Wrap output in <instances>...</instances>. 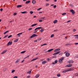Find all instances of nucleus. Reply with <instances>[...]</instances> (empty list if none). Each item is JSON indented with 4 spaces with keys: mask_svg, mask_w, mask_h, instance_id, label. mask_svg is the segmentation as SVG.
<instances>
[{
    "mask_svg": "<svg viewBox=\"0 0 78 78\" xmlns=\"http://www.w3.org/2000/svg\"><path fill=\"white\" fill-rule=\"evenodd\" d=\"M53 50V49H49L48 51V52H50V51H51Z\"/></svg>",
    "mask_w": 78,
    "mask_h": 78,
    "instance_id": "nucleus-20",
    "label": "nucleus"
},
{
    "mask_svg": "<svg viewBox=\"0 0 78 78\" xmlns=\"http://www.w3.org/2000/svg\"><path fill=\"white\" fill-rule=\"evenodd\" d=\"M3 11V9H0V11Z\"/></svg>",
    "mask_w": 78,
    "mask_h": 78,
    "instance_id": "nucleus-61",
    "label": "nucleus"
},
{
    "mask_svg": "<svg viewBox=\"0 0 78 78\" xmlns=\"http://www.w3.org/2000/svg\"><path fill=\"white\" fill-rule=\"evenodd\" d=\"M20 61V59H17L16 61V64H17V63H18V62H19Z\"/></svg>",
    "mask_w": 78,
    "mask_h": 78,
    "instance_id": "nucleus-16",
    "label": "nucleus"
},
{
    "mask_svg": "<svg viewBox=\"0 0 78 78\" xmlns=\"http://www.w3.org/2000/svg\"><path fill=\"white\" fill-rule=\"evenodd\" d=\"M32 30V28H29L28 30Z\"/></svg>",
    "mask_w": 78,
    "mask_h": 78,
    "instance_id": "nucleus-54",
    "label": "nucleus"
},
{
    "mask_svg": "<svg viewBox=\"0 0 78 78\" xmlns=\"http://www.w3.org/2000/svg\"><path fill=\"white\" fill-rule=\"evenodd\" d=\"M66 13H64L62 14V16H64V15H66Z\"/></svg>",
    "mask_w": 78,
    "mask_h": 78,
    "instance_id": "nucleus-42",
    "label": "nucleus"
},
{
    "mask_svg": "<svg viewBox=\"0 0 78 78\" xmlns=\"http://www.w3.org/2000/svg\"><path fill=\"white\" fill-rule=\"evenodd\" d=\"M38 30V27L35 28V29H34V31H36V30Z\"/></svg>",
    "mask_w": 78,
    "mask_h": 78,
    "instance_id": "nucleus-47",
    "label": "nucleus"
},
{
    "mask_svg": "<svg viewBox=\"0 0 78 78\" xmlns=\"http://www.w3.org/2000/svg\"><path fill=\"white\" fill-rule=\"evenodd\" d=\"M64 57L61 58L59 60L58 62L59 63H62V60H64Z\"/></svg>",
    "mask_w": 78,
    "mask_h": 78,
    "instance_id": "nucleus-1",
    "label": "nucleus"
},
{
    "mask_svg": "<svg viewBox=\"0 0 78 78\" xmlns=\"http://www.w3.org/2000/svg\"><path fill=\"white\" fill-rule=\"evenodd\" d=\"M66 72H68L67 70H65L63 71L62 72V73H66Z\"/></svg>",
    "mask_w": 78,
    "mask_h": 78,
    "instance_id": "nucleus-23",
    "label": "nucleus"
},
{
    "mask_svg": "<svg viewBox=\"0 0 78 78\" xmlns=\"http://www.w3.org/2000/svg\"><path fill=\"white\" fill-rule=\"evenodd\" d=\"M72 64H70L66 65V66L67 67H72Z\"/></svg>",
    "mask_w": 78,
    "mask_h": 78,
    "instance_id": "nucleus-6",
    "label": "nucleus"
},
{
    "mask_svg": "<svg viewBox=\"0 0 78 78\" xmlns=\"http://www.w3.org/2000/svg\"><path fill=\"white\" fill-rule=\"evenodd\" d=\"M7 51L6 50L2 52V53L1 55H3V54H4V53H6V52Z\"/></svg>",
    "mask_w": 78,
    "mask_h": 78,
    "instance_id": "nucleus-15",
    "label": "nucleus"
},
{
    "mask_svg": "<svg viewBox=\"0 0 78 78\" xmlns=\"http://www.w3.org/2000/svg\"><path fill=\"white\" fill-rule=\"evenodd\" d=\"M30 2L31 1H26L25 2L26 4H28V3H30Z\"/></svg>",
    "mask_w": 78,
    "mask_h": 78,
    "instance_id": "nucleus-17",
    "label": "nucleus"
},
{
    "mask_svg": "<svg viewBox=\"0 0 78 78\" xmlns=\"http://www.w3.org/2000/svg\"><path fill=\"white\" fill-rule=\"evenodd\" d=\"M71 22V20H69L68 21H67V23H69V22Z\"/></svg>",
    "mask_w": 78,
    "mask_h": 78,
    "instance_id": "nucleus-48",
    "label": "nucleus"
},
{
    "mask_svg": "<svg viewBox=\"0 0 78 78\" xmlns=\"http://www.w3.org/2000/svg\"><path fill=\"white\" fill-rule=\"evenodd\" d=\"M75 58H78V55L76 56H75Z\"/></svg>",
    "mask_w": 78,
    "mask_h": 78,
    "instance_id": "nucleus-60",
    "label": "nucleus"
},
{
    "mask_svg": "<svg viewBox=\"0 0 78 78\" xmlns=\"http://www.w3.org/2000/svg\"><path fill=\"white\" fill-rule=\"evenodd\" d=\"M39 76H40V75H39V74H37L35 76V78H39Z\"/></svg>",
    "mask_w": 78,
    "mask_h": 78,
    "instance_id": "nucleus-14",
    "label": "nucleus"
},
{
    "mask_svg": "<svg viewBox=\"0 0 78 78\" xmlns=\"http://www.w3.org/2000/svg\"><path fill=\"white\" fill-rule=\"evenodd\" d=\"M30 56V55H28L27 57V58H29V57Z\"/></svg>",
    "mask_w": 78,
    "mask_h": 78,
    "instance_id": "nucleus-64",
    "label": "nucleus"
},
{
    "mask_svg": "<svg viewBox=\"0 0 78 78\" xmlns=\"http://www.w3.org/2000/svg\"><path fill=\"white\" fill-rule=\"evenodd\" d=\"M54 36V34H52L51 36V37H53Z\"/></svg>",
    "mask_w": 78,
    "mask_h": 78,
    "instance_id": "nucleus-40",
    "label": "nucleus"
},
{
    "mask_svg": "<svg viewBox=\"0 0 78 78\" xmlns=\"http://www.w3.org/2000/svg\"><path fill=\"white\" fill-rule=\"evenodd\" d=\"M37 36H38L37 35H36L35 34H34L30 37V38H33V37H34Z\"/></svg>",
    "mask_w": 78,
    "mask_h": 78,
    "instance_id": "nucleus-2",
    "label": "nucleus"
},
{
    "mask_svg": "<svg viewBox=\"0 0 78 78\" xmlns=\"http://www.w3.org/2000/svg\"><path fill=\"white\" fill-rule=\"evenodd\" d=\"M42 39V38H40L37 39L38 41H41Z\"/></svg>",
    "mask_w": 78,
    "mask_h": 78,
    "instance_id": "nucleus-39",
    "label": "nucleus"
},
{
    "mask_svg": "<svg viewBox=\"0 0 78 78\" xmlns=\"http://www.w3.org/2000/svg\"><path fill=\"white\" fill-rule=\"evenodd\" d=\"M74 61L73 60H70L68 61V63L70 64V63H73Z\"/></svg>",
    "mask_w": 78,
    "mask_h": 78,
    "instance_id": "nucleus-8",
    "label": "nucleus"
},
{
    "mask_svg": "<svg viewBox=\"0 0 78 78\" xmlns=\"http://www.w3.org/2000/svg\"><path fill=\"white\" fill-rule=\"evenodd\" d=\"M45 17H41L40 18V19H45Z\"/></svg>",
    "mask_w": 78,
    "mask_h": 78,
    "instance_id": "nucleus-43",
    "label": "nucleus"
},
{
    "mask_svg": "<svg viewBox=\"0 0 78 78\" xmlns=\"http://www.w3.org/2000/svg\"><path fill=\"white\" fill-rule=\"evenodd\" d=\"M19 40V39H16V40H15L14 41V42H17Z\"/></svg>",
    "mask_w": 78,
    "mask_h": 78,
    "instance_id": "nucleus-25",
    "label": "nucleus"
},
{
    "mask_svg": "<svg viewBox=\"0 0 78 78\" xmlns=\"http://www.w3.org/2000/svg\"><path fill=\"white\" fill-rule=\"evenodd\" d=\"M70 12H71L72 14H75V13L74 10L72 9L70 10Z\"/></svg>",
    "mask_w": 78,
    "mask_h": 78,
    "instance_id": "nucleus-10",
    "label": "nucleus"
},
{
    "mask_svg": "<svg viewBox=\"0 0 78 78\" xmlns=\"http://www.w3.org/2000/svg\"><path fill=\"white\" fill-rule=\"evenodd\" d=\"M39 22H42V20H39Z\"/></svg>",
    "mask_w": 78,
    "mask_h": 78,
    "instance_id": "nucleus-50",
    "label": "nucleus"
},
{
    "mask_svg": "<svg viewBox=\"0 0 78 78\" xmlns=\"http://www.w3.org/2000/svg\"><path fill=\"white\" fill-rule=\"evenodd\" d=\"M13 15L14 16H16V15H17V13H14L13 14Z\"/></svg>",
    "mask_w": 78,
    "mask_h": 78,
    "instance_id": "nucleus-46",
    "label": "nucleus"
},
{
    "mask_svg": "<svg viewBox=\"0 0 78 78\" xmlns=\"http://www.w3.org/2000/svg\"><path fill=\"white\" fill-rule=\"evenodd\" d=\"M61 52V51H59L58 52H55L53 54V55H58V54H59L60 52Z\"/></svg>",
    "mask_w": 78,
    "mask_h": 78,
    "instance_id": "nucleus-7",
    "label": "nucleus"
},
{
    "mask_svg": "<svg viewBox=\"0 0 78 78\" xmlns=\"http://www.w3.org/2000/svg\"><path fill=\"white\" fill-rule=\"evenodd\" d=\"M42 9V8H40L38 9H37V11H39V10H40V9Z\"/></svg>",
    "mask_w": 78,
    "mask_h": 78,
    "instance_id": "nucleus-45",
    "label": "nucleus"
},
{
    "mask_svg": "<svg viewBox=\"0 0 78 78\" xmlns=\"http://www.w3.org/2000/svg\"><path fill=\"white\" fill-rule=\"evenodd\" d=\"M31 71H28L27 73H28V74H31Z\"/></svg>",
    "mask_w": 78,
    "mask_h": 78,
    "instance_id": "nucleus-28",
    "label": "nucleus"
},
{
    "mask_svg": "<svg viewBox=\"0 0 78 78\" xmlns=\"http://www.w3.org/2000/svg\"><path fill=\"white\" fill-rule=\"evenodd\" d=\"M44 28L41 29L40 30L41 33H42V32H43V31H44Z\"/></svg>",
    "mask_w": 78,
    "mask_h": 78,
    "instance_id": "nucleus-22",
    "label": "nucleus"
},
{
    "mask_svg": "<svg viewBox=\"0 0 78 78\" xmlns=\"http://www.w3.org/2000/svg\"><path fill=\"white\" fill-rule=\"evenodd\" d=\"M54 8H56V5H54Z\"/></svg>",
    "mask_w": 78,
    "mask_h": 78,
    "instance_id": "nucleus-51",
    "label": "nucleus"
},
{
    "mask_svg": "<svg viewBox=\"0 0 78 78\" xmlns=\"http://www.w3.org/2000/svg\"><path fill=\"white\" fill-rule=\"evenodd\" d=\"M15 70H12V73H14V72H15Z\"/></svg>",
    "mask_w": 78,
    "mask_h": 78,
    "instance_id": "nucleus-44",
    "label": "nucleus"
},
{
    "mask_svg": "<svg viewBox=\"0 0 78 78\" xmlns=\"http://www.w3.org/2000/svg\"><path fill=\"white\" fill-rule=\"evenodd\" d=\"M24 61H25V60H24L21 62H22V63L23 62H24Z\"/></svg>",
    "mask_w": 78,
    "mask_h": 78,
    "instance_id": "nucleus-62",
    "label": "nucleus"
},
{
    "mask_svg": "<svg viewBox=\"0 0 78 78\" xmlns=\"http://www.w3.org/2000/svg\"><path fill=\"white\" fill-rule=\"evenodd\" d=\"M25 52H26V51H23L21 52L20 53L22 54V53H25Z\"/></svg>",
    "mask_w": 78,
    "mask_h": 78,
    "instance_id": "nucleus-38",
    "label": "nucleus"
},
{
    "mask_svg": "<svg viewBox=\"0 0 78 78\" xmlns=\"http://www.w3.org/2000/svg\"><path fill=\"white\" fill-rule=\"evenodd\" d=\"M12 36V35H10L8 37V38H10V37H11Z\"/></svg>",
    "mask_w": 78,
    "mask_h": 78,
    "instance_id": "nucleus-35",
    "label": "nucleus"
},
{
    "mask_svg": "<svg viewBox=\"0 0 78 78\" xmlns=\"http://www.w3.org/2000/svg\"><path fill=\"white\" fill-rule=\"evenodd\" d=\"M48 5H49V4L48 3L46 4V6H48Z\"/></svg>",
    "mask_w": 78,
    "mask_h": 78,
    "instance_id": "nucleus-49",
    "label": "nucleus"
},
{
    "mask_svg": "<svg viewBox=\"0 0 78 78\" xmlns=\"http://www.w3.org/2000/svg\"><path fill=\"white\" fill-rule=\"evenodd\" d=\"M12 43V41H11V42L9 41L7 44V47H8V46H9V45H11Z\"/></svg>",
    "mask_w": 78,
    "mask_h": 78,
    "instance_id": "nucleus-4",
    "label": "nucleus"
},
{
    "mask_svg": "<svg viewBox=\"0 0 78 78\" xmlns=\"http://www.w3.org/2000/svg\"><path fill=\"white\" fill-rule=\"evenodd\" d=\"M75 37V39H78V35H74Z\"/></svg>",
    "mask_w": 78,
    "mask_h": 78,
    "instance_id": "nucleus-18",
    "label": "nucleus"
},
{
    "mask_svg": "<svg viewBox=\"0 0 78 78\" xmlns=\"http://www.w3.org/2000/svg\"><path fill=\"white\" fill-rule=\"evenodd\" d=\"M66 56L69 57L70 56V54L69 53H67L66 54Z\"/></svg>",
    "mask_w": 78,
    "mask_h": 78,
    "instance_id": "nucleus-9",
    "label": "nucleus"
},
{
    "mask_svg": "<svg viewBox=\"0 0 78 78\" xmlns=\"http://www.w3.org/2000/svg\"><path fill=\"white\" fill-rule=\"evenodd\" d=\"M47 62L46 61H44L42 62V64H46Z\"/></svg>",
    "mask_w": 78,
    "mask_h": 78,
    "instance_id": "nucleus-11",
    "label": "nucleus"
},
{
    "mask_svg": "<svg viewBox=\"0 0 78 78\" xmlns=\"http://www.w3.org/2000/svg\"><path fill=\"white\" fill-rule=\"evenodd\" d=\"M42 29V27H38V30H40V29Z\"/></svg>",
    "mask_w": 78,
    "mask_h": 78,
    "instance_id": "nucleus-36",
    "label": "nucleus"
},
{
    "mask_svg": "<svg viewBox=\"0 0 78 78\" xmlns=\"http://www.w3.org/2000/svg\"><path fill=\"white\" fill-rule=\"evenodd\" d=\"M74 44H75V45H78V43H76Z\"/></svg>",
    "mask_w": 78,
    "mask_h": 78,
    "instance_id": "nucleus-58",
    "label": "nucleus"
},
{
    "mask_svg": "<svg viewBox=\"0 0 78 78\" xmlns=\"http://www.w3.org/2000/svg\"><path fill=\"white\" fill-rule=\"evenodd\" d=\"M36 25H37V24L36 23V24H34L33 25H32L31 27H34V26H36Z\"/></svg>",
    "mask_w": 78,
    "mask_h": 78,
    "instance_id": "nucleus-26",
    "label": "nucleus"
},
{
    "mask_svg": "<svg viewBox=\"0 0 78 78\" xmlns=\"http://www.w3.org/2000/svg\"><path fill=\"white\" fill-rule=\"evenodd\" d=\"M37 59H38V58H34V59L32 60L31 61V62H32V61H35V60H36Z\"/></svg>",
    "mask_w": 78,
    "mask_h": 78,
    "instance_id": "nucleus-13",
    "label": "nucleus"
},
{
    "mask_svg": "<svg viewBox=\"0 0 78 78\" xmlns=\"http://www.w3.org/2000/svg\"><path fill=\"white\" fill-rule=\"evenodd\" d=\"M8 32H9V30L5 31L4 33V34H6L7 33H8Z\"/></svg>",
    "mask_w": 78,
    "mask_h": 78,
    "instance_id": "nucleus-30",
    "label": "nucleus"
},
{
    "mask_svg": "<svg viewBox=\"0 0 78 78\" xmlns=\"http://www.w3.org/2000/svg\"><path fill=\"white\" fill-rule=\"evenodd\" d=\"M30 78V76H28L27 77V78Z\"/></svg>",
    "mask_w": 78,
    "mask_h": 78,
    "instance_id": "nucleus-53",
    "label": "nucleus"
},
{
    "mask_svg": "<svg viewBox=\"0 0 78 78\" xmlns=\"http://www.w3.org/2000/svg\"><path fill=\"white\" fill-rule=\"evenodd\" d=\"M71 45L70 44H65V46H67V45Z\"/></svg>",
    "mask_w": 78,
    "mask_h": 78,
    "instance_id": "nucleus-34",
    "label": "nucleus"
},
{
    "mask_svg": "<svg viewBox=\"0 0 78 78\" xmlns=\"http://www.w3.org/2000/svg\"><path fill=\"white\" fill-rule=\"evenodd\" d=\"M47 45V43L44 44H42L41 45V47H42V46H44V45Z\"/></svg>",
    "mask_w": 78,
    "mask_h": 78,
    "instance_id": "nucleus-32",
    "label": "nucleus"
},
{
    "mask_svg": "<svg viewBox=\"0 0 78 78\" xmlns=\"http://www.w3.org/2000/svg\"><path fill=\"white\" fill-rule=\"evenodd\" d=\"M30 14H33V12L30 11Z\"/></svg>",
    "mask_w": 78,
    "mask_h": 78,
    "instance_id": "nucleus-41",
    "label": "nucleus"
},
{
    "mask_svg": "<svg viewBox=\"0 0 78 78\" xmlns=\"http://www.w3.org/2000/svg\"><path fill=\"white\" fill-rule=\"evenodd\" d=\"M73 70H74V69H73V68H70L68 70H67V72H69V71H73Z\"/></svg>",
    "mask_w": 78,
    "mask_h": 78,
    "instance_id": "nucleus-3",
    "label": "nucleus"
},
{
    "mask_svg": "<svg viewBox=\"0 0 78 78\" xmlns=\"http://www.w3.org/2000/svg\"><path fill=\"white\" fill-rule=\"evenodd\" d=\"M57 22H58V20H55L53 22L54 23H56Z\"/></svg>",
    "mask_w": 78,
    "mask_h": 78,
    "instance_id": "nucleus-19",
    "label": "nucleus"
},
{
    "mask_svg": "<svg viewBox=\"0 0 78 78\" xmlns=\"http://www.w3.org/2000/svg\"><path fill=\"white\" fill-rule=\"evenodd\" d=\"M48 61H51V59L50 58H48Z\"/></svg>",
    "mask_w": 78,
    "mask_h": 78,
    "instance_id": "nucleus-57",
    "label": "nucleus"
},
{
    "mask_svg": "<svg viewBox=\"0 0 78 78\" xmlns=\"http://www.w3.org/2000/svg\"><path fill=\"white\" fill-rule=\"evenodd\" d=\"M60 50V48L57 49L54 51V52H56L57 51H59Z\"/></svg>",
    "mask_w": 78,
    "mask_h": 78,
    "instance_id": "nucleus-12",
    "label": "nucleus"
},
{
    "mask_svg": "<svg viewBox=\"0 0 78 78\" xmlns=\"http://www.w3.org/2000/svg\"><path fill=\"white\" fill-rule=\"evenodd\" d=\"M57 31V30H54V31L55 32V31Z\"/></svg>",
    "mask_w": 78,
    "mask_h": 78,
    "instance_id": "nucleus-63",
    "label": "nucleus"
},
{
    "mask_svg": "<svg viewBox=\"0 0 78 78\" xmlns=\"http://www.w3.org/2000/svg\"><path fill=\"white\" fill-rule=\"evenodd\" d=\"M22 7V5H19L17 6V8H20Z\"/></svg>",
    "mask_w": 78,
    "mask_h": 78,
    "instance_id": "nucleus-24",
    "label": "nucleus"
},
{
    "mask_svg": "<svg viewBox=\"0 0 78 78\" xmlns=\"http://www.w3.org/2000/svg\"><path fill=\"white\" fill-rule=\"evenodd\" d=\"M69 5L71 7H73V5H72V4H70Z\"/></svg>",
    "mask_w": 78,
    "mask_h": 78,
    "instance_id": "nucleus-37",
    "label": "nucleus"
},
{
    "mask_svg": "<svg viewBox=\"0 0 78 78\" xmlns=\"http://www.w3.org/2000/svg\"><path fill=\"white\" fill-rule=\"evenodd\" d=\"M13 78H17V76H15L13 77Z\"/></svg>",
    "mask_w": 78,
    "mask_h": 78,
    "instance_id": "nucleus-52",
    "label": "nucleus"
},
{
    "mask_svg": "<svg viewBox=\"0 0 78 78\" xmlns=\"http://www.w3.org/2000/svg\"><path fill=\"white\" fill-rule=\"evenodd\" d=\"M73 32H75V31H76V30H75V29H73Z\"/></svg>",
    "mask_w": 78,
    "mask_h": 78,
    "instance_id": "nucleus-56",
    "label": "nucleus"
},
{
    "mask_svg": "<svg viewBox=\"0 0 78 78\" xmlns=\"http://www.w3.org/2000/svg\"><path fill=\"white\" fill-rule=\"evenodd\" d=\"M34 42H37V40H35V41H34Z\"/></svg>",
    "mask_w": 78,
    "mask_h": 78,
    "instance_id": "nucleus-55",
    "label": "nucleus"
},
{
    "mask_svg": "<svg viewBox=\"0 0 78 78\" xmlns=\"http://www.w3.org/2000/svg\"><path fill=\"white\" fill-rule=\"evenodd\" d=\"M57 76L58 77H60V76H61V74H58Z\"/></svg>",
    "mask_w": 78,
    "mask_h": 78,
    "instance_id": "nucleus-27",
    "label": "nucleus"
},
{
    "mask_svg": "<svg viewBox=\"0 0 78 78\" xmlns=\"http://www.w3.org/2000/svg\"><path fill=\"white\" fill-rule=\"evenodd\" d=\"M8 35H5V36L4 37L3 39H4V38H6V37H8Z\"/></svg>",
    "mask_w": 78,
    "mask_h": 78,
    "instance_id": "nucleus-33",
    "label": "nucleus"
},
{
    "mask_svg": "<svg viewBox=\"0 0 78 78\" xmlns=\"http://www.w3.org/2000/svg\"><path fill=\"white\" fill-rule=\"evenodd\" d=\"M37 31L36 30V31L34 32V33H37Z\"/></svg>",
    "mask_w": 78,
    "mask_h": 78,
    "instance_id": "nucleus-59",
    "label": "nucleus"
},
{
    "mask_svg": "<svg viewBox=\"0 0 78 78\" xmlns=\"http://www.w3.org/2000/svg\"><path fill=\"white\" fill-rule=\"evenodd\" d=\"M27 11L26 12H21L22 14H25V13H27Z\"/></svg>",
    "mask_w": 78,
    "mask_h": 78,
    "instance_id": "nucleus-31",
    "label": "nucleus"
},
{
    "mask_svg": "<svg viewBox=\"0 0 78 78\" xmlns=\"http://www.w3.org/2000/svg\"><path fill=\"white\" fill-rule=\"evenodd\" d=\"M32 3H33V4H35V3H36V1H35V0H32Z\"/></svg>",
    "mask_w": 78,
    "mask_h": 78,
    "instance_id": "nucleus-21",
    "label": "nucleus"
},
{
    "mask_svg": "<svg viewBox=\"0 0 78 78\" xmlns=\"http://www.w3.org/2000/svg\"><path fill=\"white\" fill-rule=\"evenodd\" d=\"M22 33L18 34L17 36H18V37H20V34H22Z\"/></svg>",
    "mask_w": 78,
    "mask_h": 78,
    "instance_id": "nucleus-29",
    "label": "nucleus"
},
{
    "mask_svg": "<svg viewBox=\"0 0 78 78\" xmlns=\"http://www.w3.org/2000/svg\"><path fill=\"white\" fill-rule=\"evenodd\" d=\"M58 60H55V62H53L52 63V64H53V65H54L55 64H56L57 63H58Z\"/></svg>",
    "mask_w": 78,
    "mask_h": 78,
    "instance_id": "nucleus-5",
    "label": "nucleus"
}]
</instances>
